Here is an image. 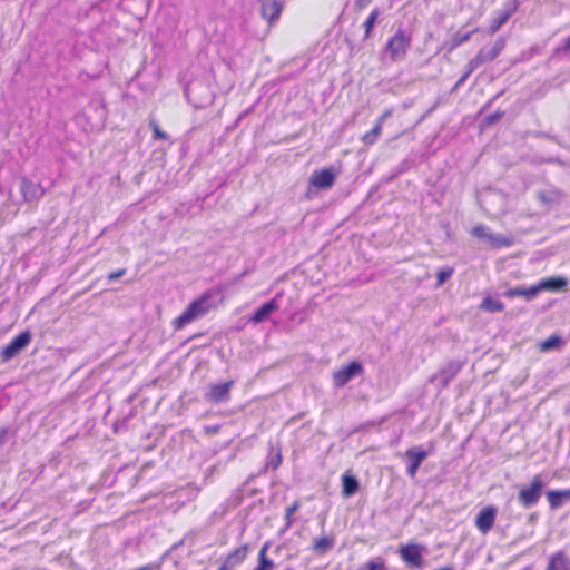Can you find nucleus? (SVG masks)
Segmentation results:
<instances>
[{"instance_id":"obj_1","label":"nucleus","mask_w":570,"mask_h":570,"mask_svg":"<svg viewBox=\"0 0 570 570\" xmlns=\"http://www.w3.org/2000/svg\"><path fill=\"white\" fill-rule=\"evenodd\" d=\"M209 308L210 305L207 296H202L200 298L191 302L187 308L173 321L174 328H183L185 325L205 315Z\"/></svg>"},{"instance_id":"obj_2","label":"nucleus","mask_w":570,"mask_h":570,"mask_svg":"<svg viewBox=\"0 0 570 570\" xmlns=\"http://www.w3.org/2000/svg\"><path fill=\"white\" fill-rule=\"evenodd\" d=\"M411 45V37L403 30H397L396 33L387 41L385 51L393 61L402 60Z\"/></svg>"},{"instance_id":"obj_3","label":"nucleus","mask_w":570,"mask_h":570,"mask_svg":"<svg viewBox=\"0 0 570 570\" xmlns=\"http://www.w3.org/2000/svg\"><path fill=\"white\" fill-rule=\"evenodd\" d=\"M505 47V40L498 38L491 47H483L478 55L470 60V71H474L481 65L494 60Z\"/></svg>"},{"instance_id":"obj_4","label":"nucleus","mask_w":570,"mask_h":570,"mask_svg":"<svg viewBox=\"0 0 570 570\" xmlns=\"http://www.w3.org/2000/svg\"><path fill=\"white\" fill-rule=\"evenodd\" d=\"M543 487L544 484L542 482L541 476H533L530 485L528 488L521 489V491L519 492V502L525 508L534 505L542 494Z\"/></svg>"},{"instance_id":"obj_5","label":"nucleus","mask_w":570,"mask_h":570,"mask_svg":"<svg viewBox=\"0 0 570 570\" xmlns=\"http://www.w3.org/2000/svg\"><path fill=\"white\" fill-rule=\"evenodd\" d=\"M31 341V334L28 331L20 333L0 353L2 362H8L24 350Z\"/></svg>"},{"instance_id":"obj_6","label":"nucleus","mask_w":570,"mask_h":570,"mask_svg":"<svg viewBox=\"0 0 570 570\" xmlns=\"http://www.w3.org/2000/svg\"><path fill=\"white\" fill-rule=\"evenodd\" d=\"M363 366L360 362H351L346 366L333 373V381L336 387H343L350 380L362 374Z\"/></svg>"},{"instance_id":"obj_7","label":"nucleus","mask_w":570,"mask_h":570,"mask_svg":"<svg viewBox=\"0 0 570 570\" xmlns=\"http://www.w3.org/2000/svg\"><path fill=\"white\" fill-rule=\"evenodd\" d=\"M422 550L421 546L407 544L400 549V556L410 568L420 569L423 566Z\"/></svg>"},{"instance_id":"obj_8","label":"nucleus","mask_w":570,"mask_h":570,"mask_svg":"<svg viewBox=\"0 0 570 570\" xmlns=\"http://www.w3.org/2000/svg\"><path fill=\"white\" fill-rule=\"evenodd\" d=\"M498 509L493 505L483 508L475 518V525L479 531L487 534L493 527Z\"/></svg>"},{"instance_id":"obj_9","label":"nucleus","mask_w":570,"mask_h":570,"mask_svg":"<svg viewBox=\"0 0 570 570\" xmlns=\"http://www.w3.org/2000/svg\"><path fill=\"white\" fill-rule=\"evenodd\" d=\"M258 2L261 4V14L269 24L278 20L283 10V4L279 0H258Z\"/></svg>"},{"instance_id":"obj_10","label":"nucleus","mask_w":570,"mask_h":570,"mask_svg":"<svg viewBox=\"0 0 570 570\" xmlns=\"http://www.w3.org/2000/svg\"><path fill=\"white\" fill-rule=\"evenodd\" d=\"M568 284L564 277L543 278L538 284L531 286L530 295H538L541 291L558 292L563 289Z\"/></svg>"},{"instance_id":"obj_11","label":"nucleus","mask_w":570,"mask_h":570,"mask_svg":"<svg viewBox=\"0 0 570 570\" xmlns=\"http://www.w3.org/2000/svg\"><path fill=\"white\" fill-rule=\"evenodd\" d=\"M234 385V381H228L220 384L210 385L206 400L213 403H222L229 400L230 389Z\"/></svg>"},{"instance_id":"obj_12","label":"nucleus","mask_w":570,"mask_h":570,"mask_svg":"<svg viewBox=\"0 0 570 570\" xmlns=\"http://www.w3.org/2000/svg\"><path fill=\"white\" fill-rule=\"evenodd\" d=\"M334 181L335 173L332 168H325L320 171H314L309 178V184L318 189L331 188Z\"/></svg>"},{"instance_id":"obj_13","label":"nucleus","mask_w":570,"mask_h":570,"mask_svg":"<svg viewBox=\"0 0 570 570\" xmlns=\"http://www.w3.org/2000/svg\"><path fill=\"white\" fill-rule=\"evenodd\" d=\"M20 191L26 202L38 200L45 195V190L40 185L26 177L21 179Z\"/></svg>"},{"instance_id":"obj_14","label":"nucleus","mask_w":570,"mask_h":570,"mask_svg":"<svg viewBox=\"0 0 570 570\" xmlns=\"http://www.w3.org/2000/svg\"><path fill=\"white\" fill-rule=\"evenodd\" d=\"M426 456L428 452L422 449L412 448L405 452V458L409 461L407 474L411 478H414L416 475L420 464L422 463L423 460L426 459Z\"/></svg>"},{"instance_id":"obj_15","label":"nucleus","mask_w":570,"mask_h":570,"mask_svg":"<svg viewBox=\"0 0 570 570\" xmlns=\"http://www.w3.org/2000/svg\"><path fill=\"white\" fill-rule=\"evenodd\" d=\"M461 365L456 362L449 363L444 368L431 377V382L439 381L442 389L446 387L449 382L458 374Z\"/></svg>"},{"instance_id":"obj_16","label":"nucleus","mask_w":570,"mask_h":570,"mask_svg":"<svg viewBox=\"0 0 570 570\" xmlns=\"http://www.w3.org/2000/svg\"><path fill=\"white\" fill-rule=\"evenodd\" d=\"M544 570H570V557L563 550L552 553Z\"/></svg>"},{"instance_id":"obj_17","label":"nucleus","mask_w":570,"mask_h":570,"mask_svg":"<svg viewBox=\"0 0 570 570\" xmlns=\"http://www.w3.org/2000/svg\"><path fill=\"white\" fill-rule=\"evenodd\" d=\"M278 309V304L275 299L263 304L248 320V322L258 324L266 321L271 314Z\"/></svg>"},{"instance_id":"obj_18","label":"nucleus","mask_w":570,"mask_h":570,"mask_svg":"<svg viewBox=\"0 0 570 570\" xmlns=\"http://www.w3.org/2000/svg\"><path fill=\"white\" fill-rule=\"evenodd\" d=\"M547 499L551 509H558L567 500H570V489L568 490H551L547 492Z\"/></svg>"},{"instance_id":"obj_19","label":"nucleus","mask_w":570,"mask_h":570,"mask_svg":"<svg viewBox=\"0 0 570 570\" xmlns=\"http://www.w3.org/2000/svg\"><path fill=\"white\" fill-rule=\"evenodd\" d=\"M342 481H343L342 494L345 498L352 497L353 494H355L357 492L360 484L355 476L344 474L342 478Z\"/></svg>"},{"instance_id":"obj_20","label":"nucleus","mask_w":570,"mask_h":570,"mask_svg":"<svg viewBox=\"0 0 570 570\" xmlns=\"http://www.w3.org/2000/svg\"><path fill=\"white\" fill-rule=\"evenodd\" d=\"M334 542V537H322L314 540L312 548L317 554H324L333 549Z\"/></svg>"},{"instance_id":"obj_21","label":"nucleus","mask_w":570,"mask_h":570,"mask_svg":"<svg viewBox=\"0 0 570 570\" xmlns=\"http://www.w3.org/2000/svg\"><path fill=\"white\" fill-rule=\"evenodd\" d=\"M247 556V546H242L237 549H235L233 552H230L225 561L235 568L237 564L242 563Z\"/></svg>"},{"instance_id":"obj_22","label":"nucleus","mask_w":570,"mask_h":570,"mask_svg":"<svg viewBox=\"0 0 570 570\" xmlns=\"http://www.w3.org/2000/svg\"><path fill=\"white\" fill-rule=\"evenodd\" d=\"M562 193L559 190L539 191L537 197L544 205L559 204L562 199Z\"/></svg>"},{"instance_id":"obj_23","label":"nucleus","mask_w":570,"mask_h":570,"mask_svg":"<svg viewBox=\"0 0 570 570\" xmlns=\"http://www.w3.org/2000/svg\"><path fill=\"white\" fill-rule=\"evenodd\" d=\"M268 548V542L264 543V546L261 548L258 553V566L254 570H271L274 568V562L266 556Z\"/></svg>"},{"instance_id":"obj_24","label":"nucleus","mask_w":570,"mask_h":570,"mask_svg":"<svg viewBox=\"0 0 570 570\" xmlns=\"http://www.w3.org/2000/svg\"><path fill=\"white\" fill-rule=\"evenodd\" d=\"M487 242L489 243L490 246L494 248L510 246L513 243L511 237L504 235H493L491 233L489 234Z\"/></svg>"},{"instance_id":"obj_25","label":"nucleus","mask_w":570,"mask_h":570,"mask_svg":"<svg viewBox=\"0 0 570 570\" xmlns=\"http://www.w3.org/2000/svg\"><path fill=\"white\" fill-rule=\"evenodd\" d=\"M561 344L562 338L559 335H552L547 340L540 342L539 347L542 352H547L560 347Z\"/></svg>"},{"instance_id":"obj_26","label":"nucleus","mask_w":570,"mask_h":570,"mask_svg":"<svg viewBox=\"0 0 570 570\" xmlns=\"http://www.w3.org/2000/svg\"><path fill=\"white\" fill-rule=\"evenodd\" d=\"M481 308L487 312L494 313V312H501L504 308V306L498 299H493L491 297H485L481 303Z\"/></svg>"},{"instance_id":"obj_27","label":"nucleus","mask_w":570,"mask_h":570,"mask_svg":"<svg viewBox=\"0 0 570 570\" xmlns=\"http://www.w3.org/2000/svg\"><path fill=\"white\" fill-rule=\"evenodd\" d=\"M381 131H382V127L380 126V124H375L373 129L367 131L362 137L363 144L368 145V146L373 145L377 140L379 136L381 135Z\"/></svg>"},{"instance_id":"obj_28","label":"nucleus","mask_w":570,"mask_h":570,"mask_svg":"<svg viewBox=\"0 0 570 570\" xmlns=\"http://www.w3.org/2000/svg\"><path fill=\"white\" fill-rule=\"evenodd\" d=\"M510 12L509 11H505V12H501L499 14L498 18H495L491 24H490V28H489V32L490 33H495L500 28L501 26H503L508 19L510 18Z\"/></svg>"},{"instance_id":"obj_29","label":"nucleus","mask_w":570,"mask_h":570,"mask_svg":"<svg viewBox=\"0 0 570 570\" xmlns=\"http://www.w3.org/2000/svg\"><path fill=\"white\" fill-rule=\"evenodd\" d=\"M379 16H380V10L374 9V10H372L368 18L365 20V22H364L365 38H368L371 36L372 29H373Z\"/></svg>"},{"instance_id":"obj_30","label":"nucleus","mask_w":570,"mask_h":570,"mask_svg":"<svg viewBox=\"0 0 570 570\" xmlns=\"http://www.w3.org/2000/svg\"><path fill=\"white\" fill-rule=\"evenodd\" d=\"M474 31H471V32H466V33H461V32H456L453 37H452V41H451V46H450V50H453L455 49L456 47H459L460 45L466 42L472 33Z\"/></svg>"},{"instance_id":"obj_31","label":"nucleus","mask_w":570,"mask_h":570,"mask_svg":"<svg viewBox=\"0 0 570 570\" xmlns=\"http://www.w3.org/2000/svg\"><path fill=\"white\" fill-rule=\"evenodd\" d=\"M530 291H531V287H529V288H510L509 291L505 292L504 295L508 297L523 296L527 299H532L537 295H530Z\"/></svg>"},{"instance_id":"obj_32","label":"nucleus","mask_w":570,"mask_h":570,"mask_svg":"<svg viewBox=\"0 0 570 570\" xmlns=\"http://www.w3.org/2000/svg\"><path fill=\"white\" fill-rule=\"evenodd\" d=\"M453 274V268L440 269L436 274L438 282L436 287L443 285Z\"/></svg>"},{"instance_id":"obj_33","label":"nucleus","mask_w":570,"mask_h":570,"mask_svg":"<svg viewBox=\"0 0 570 570\" xmlns=\"http://www.w3.org/2000/svg\"><path fill=\"white\" fill-rule=\"evenodd\" d=\"M149 125L153 129L155 139L166 140L168 138V135L159 128L158 124L155 120H151Z\"/></svg>"},{"instance_id":"obj_34","label":"nucleus","mask_w":570,"mask_h":570,"mask_svg":"<svg viewBox=\"0 0 570 570\" xmlns=\"http://www.w3.org/2000/svg\"><path fill=\"white\" fill-rule=\"evenodd\" d=\"M471 234H472V236H474L476 238L487 240L490 233L488 232L487 227H484L482 225H478L472 228Z\"/></svg>"},{"instance_id":"obj_35","label":"nucleus","mask_w":570,"mask_h":570,"mask_svg":"<svg viewBox=\"0 0 570 570\" xmlns=\"http://www.w3.org/2000/svg\"><path fill=\"white\" fill-rule=\"evenodd\" d=\"M366 570H386L382 560H371L365 564Z\"/></svg>"},{"instance_id":"obj_36","label":"nucleus","mask_w":570,"mask_h":570,"mask_svg":"<svg viewBox=\"0 0 570 570\" xmlns=\"http://www.w3.org/2000/svg\"><path fill=\"white\" fill-rule=\"evenodd\" d=\"M281 462H282V455H281V451L278 450L276 453V458L272 459L269 462H267V466H272L275 470L278 468Z\"/></svg>"},{"instance_id":"obj_37","label":"nucleus","mask_w":570,"mask_h":570,"mask_svg":"<svg viewBox=\"0 0 570 570\" xmlns=\"http://www.w3.org/2000/svg\"><path fill=\"white\" fill-rule=\"evenodd\" d=\"M473 71H470V62L466 65V71L465 73L456 81V85L455 87H459L461 85L464 83V81L469 78V76L472 73Z\"/></svg>"},{"instance_id":"obj_38","label":"nucleus","mask_w":570,"mask_h":570,"mask_svg":"<svg viewBox=\"0 0 570 570\" xmlns=\"http://www.w3.org/2000/svg\"><path fill=\"white\" fill-rule=\"evenodd\" d=\"M558 52L570 53V36L564 40V45L557 49Z\"/></svg>"},{"instance_id":"obj_39","label":"nucleus","mask_w":570,"mask_h":570,"mask_svg":"<svg viewBox=\"0 0 570 570\" xmlns=\"http://www.w3.org/2000/svg\"><path fill=\"white\" fill-rule=\"evenodd\" d=\"M392 116V109H386L382 115L381 117L377 119L376 124H380V126L382 127L384 120L389 117Z\"/></svg>"},{"instance_id":"obj_40","label":"nucleus","mask_w":570,"mask_h":570,"mask_svg":"<svg viewBox=\"0 0 570 570\" xmlns=\"http://www.w3.org/2000/svg\"><path fill=\"white\" fill-rule=\"evenodd\" d=\"M298 507H299V503H298V502H294L291 507H288V508L286 509V518H287V519H289V518H291V515H292L294 512H296V511H297Z\"/></svg>"},{"instance_id":"obj_41","label":"nucleus","mask_w":570,"mask_h":570,"mask_svg":"<svg viewBox=\"0 0 570 570\" xmlns=\"http://www.w3.org/2000/svg\"><path fill=\"white\" fill-rule=\"evenodd\" d=\"M372 0H356L355 1V7L358 9V10H362L364 9L366 6L370 4Z\"/></svg>"},{"instance_id":"obj_42","label":"nucleus","mask_w":570,"mask_h":570,"mask_svg":"<svg viewBox=\"0 0 570 570\" xmlns=\"http://www.w3.org/2000/svg\"><path fill=\"white\" fill-rule=\"evenodd\" d=\"M124 274H125V269H120V271H117V272L110 273V274L108 275V278H109L110 281H114V279L119 278V277H120V276H122Z\"/></svg>"},{"instance_id":"obj_43","label":"nucleus","mask_w":570,"mask_h":570,"mask_svg":"<svg viewBox=\"0 0 570 570\" xmlns=\"http://www.w3.org/2000/svg\"><path fill=\"white\" fill-rule=\"evenodd\" d=\"M234 568L229 566L226 561L219 567L218 570H233Z\"/></svg>"},{"instance_id":"obj_44","label":"nucleus","mask_w":570,"mask_h":570,"mask_svg":"<svg viewBox=\"0 0 570 570\" xmlns=\"http://www.w3.org/2000/svg\"><path fill=\"white\" fill-rule=\"evenodd\" d=\"M4 441V433H0V444H2Z\"/></svg>"},{"instance_id":"obj_45","label":"nucleus","mask_w":570,"mask_h":570,"mask_svg":"<svg viewBox=\"0 0 570 570\" xmlns=\"http://www.w3.org/2000/svg\"><path fill=\"white\" fill-rule=\"evenodd\" d=\"M436 570H453L452 568H441V569H436Z\"/></svg>"}]
</instances>
